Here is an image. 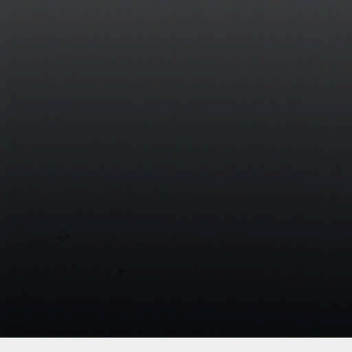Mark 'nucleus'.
Masks as SVG:
<instances>
[{
	"label": "nucleus",
	"instance_id": "1",
	"mask_svg": "<svg viewBox=\"0 0 352 352\" xmlns=\"http://www.w3.org/2000/svg\"><path fill=\"white\" fill-rule=\"evenodd\" d=\"M118 224V220L114 217L108 218L105 221H102L100 225H102V228L105 229H113Z\"/></svg>",
	"mask_w": 352,
	"mask_h": 352
},
{
	"label": "nucleus",
	"instance_id": "2",
	"mask_svg": "<svg viewBox=\"0 0 352 352\" xmlns=\"http://www.w3.org/2000/svg\"><path fill=\"white\" fill-rule=\"evenodd\" d=\"M107 276H108V278H109L111 280H115V276L113 275V274H111V272H110L109 270L107 271Z\"/></svg>",
	"mask_w": 352,
	"mask_h": 352
},
{
	"label": "nucleus",
	"instance_id": "3",
	"mask_svg": "<svg viewBox=\"0 0 352 352\" xmlns=\"http://www.w3.org/2000/svg\"><path fill=\"white\" fill-rule=\"evenodd\" d=\"M133 123L135 124V123H136V122H135V121H134V122H133Z\"/></svg>",
	"mask_w": 352,
	"mask_h": 352
}]
</instances>
